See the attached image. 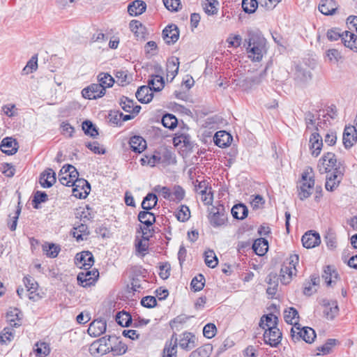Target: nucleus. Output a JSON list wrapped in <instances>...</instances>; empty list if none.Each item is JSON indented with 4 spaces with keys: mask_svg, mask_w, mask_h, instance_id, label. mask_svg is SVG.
I'll use <instances>...</instances> for the list:
<instances>
[{
    "mask_svg": "<svg viewBox=\"0 0 357 357\" xmlns=\"http://www.w3.org/2000/svg\"><path fill=\"white\" fill-rule=\"evenodd\" d=\"M79 173L71 165H65L59 172V181L66 186H73V195L78 199H84L89 194L91 186L89 183L79 178Z\"/></svg>",
    "mask_w": 357,
    "mask_h": 357,
    "instance_id": "obj_1",
    "label": "nucleus"
},
{
    "mask_svg": "<svg viewBox=\"0 0 357 357\" xmlns=\"http://www.w3.org/2000/svg\"><path fill=\"white\" fill-rule=\"evenodd\" d=\"M245 41L249 57L254 61H260L266 52V39L260 34L249 31Z\"/></svg>",
    "mask_w": 357,
    "mask_h": 357,
    "instance_id": "obj_2",
    "label": "nucleus"
},
{
    "mask_svg": "<svg viewBox=\"0 0 357 357\" xmlns=\"http://www.w3.org/2000/svg\"><path fill=\"white\" fill-rule=\"evenodd\" d=\"M299 257L298 255H291L290 257L283 263L280 269V281L284 284L290 282L293 275L296 274V266L298 264Z\"/></svg>",
    "mask_w": 357,
    "mask_h": 357,
    "instance_id": "obj_3",
    "label": "nucleus"
},
{
    "mask_svg": "<svg viewBox=\"0 0 357 357\" xmlns=\"http://www.w3.org/2000/svg\"><path fill=\"white\" fill-rule=\"evenodd\" d=\"M338 166H344L340 162H337L335 155L331 152H327L319 159L317 164V169L320 174L329 173L331 171L335 172Z\"/></svg>",
    "mask_w": 357,
    "mask_h": 357,
    "instance_id": "obj_4",
    "label": "nucleus"
},
{
    "mask_svg": "<svg viewBox=\"0 0 357 357\" xmlns=\"http://www.w3.org/2000/svg\"><path fill=\"white\" fill-rule=\"evenodd\" d=\"M312 172V168L308 167L302 174L301 185L300 186L298 197L301 200H304L308 198L312 194V190L314 186V178L313 176H310V172Z\"/></svg>",
    "mask_w": 357,
    "mask_h": 357,
    "instance_id": "obj_5",
    "label": "nucleus"
},
{
    "mask_svg": "<svg viewBox=\"0 0 357 357\" xmlns=\"http://www.w3.org/2000/svg\"><path fill=\"white\" fill-rule=\"evenodd\" d=\"M208 219L211 225L214 227L222 226L227 221V213L222 204L213 206L211 208Z\"/></svg>",
    "mask_w": 357,
    "mask_h": 357,
    "instance_id": "obj_6",
    "label": "nucleus"
},
{
    "mask_svg": "<svg viewBox=\"0 0 357 357\" xmlns=\"http://www.w3.org/2000/svg\"><path fill=\"white\" fill-rule=\"evenodd\" d=\"M345 172L344 166H338L335 172H333L326 176L325 188L328 191L335 190L342 181Z\"/></svg>",
    "mask_w": 357,
    "mask_h": 357,
    "instance_id": "obj_7",
    "label": "nucleus"
},
{
    "mask_svg": "<svg viewBox=\"0 0 357 357\" xmlns=\"http://www.w3.org/2000/svg\"><path fill=\"white\" fill-rule=\"evenodd\" d=\"M98 277V271L93 268L92 271H89L88 269L79 273L77 279L79 284L83 287H87L94 284Z\"/></svg>",
    "mask_w": 357,
    "mask_h": 357,
    "instance_id": "obj_8",
    "label": "nucleus"
},
{
    "mask_svg": "<svg viewBox=\"0 0 357 357\" xmlns=\"http://www.w3.org/2000/svg\"><path fill=\"white\" fill-rule=\"evenodd\" d=\"M105 94V89L101 84H91L82 91L84 98L93 100L102 97Z\"/></svg>",
    "mask_w": 357,
    "mask_h": 357,
    "instance_id": "obj_9",
    "label": "nucleus"
},
{
    "mask_svg": "<svg viewBox=\"0 0 357 357\" xmlns=\"http://www.w3.org/2000/svg\"><path fill=\"white\" fill-rule=\"evenodd\" d=\"M282 340V333L278 327H272L265 330L264 334V342L272 347H277Z\"/></svg>",
    "mask_w": 357,
    "mask_h": 357,
    "instance_id": "obj_10",
    "label": "nucleus"
},
{
    "mask_svg": "<svg viewBox=\"0 0 357 357\" xmlns=\"http://www.w3.org/2000/svg\"><path fill=\"white\" fill-rule=\"evenodd\" d=\"M291 331L293 333H296L307 343H312L316 338V333L314 329L310 327L301 328V325L298 323H294Z\"/></svg>",
    "mask_w": 357,
    "mask_h": 357,
    "instance_id": "obj_11",
    "label": "nucleus"
},
{
    "mask_svg": "<svg viewBox=\"0 0 357 357\" xmlns=\"http://www.w3.org/2000/svg\"><path fill=\"white\" fill-rule=\"evenodd\" d=\"M162 36L167 45H174L179 38V29L176 24H169L163 29Z\"/></svg>",
    "mask_w": 357,
    "mask_h": 357,
    "instance_id": "obj_12",
    "label": "nucleus"
},
{
    "mask_svg": "<svg viewBox=\"0 0 357 357\" xmlns=\"http://www.w3.org/2000/svg\"><path fill=\"white\" fill-rule=\"evenodd\" d=\"M75 264L77 266L84 270L91 268L94 264L93 254L89 251H83L77 253L75 257Z\"/></svg>",
    "mask_w": 357,
    "mask_h": 357,
    "instance_id": "obj_13",
    "label": "nucleus"
},
{
    "mask_svg": "<svg viewBox=\"0 0 357 357\" xmlns=\"http://www.w3.org/2000/svg\"><path fill=\"white\" fill-rule=\"evenodd\" d=\"M266 75V70L265 69L259 74L252 77H248L240 82V86L245 91H248L252 87L260 84Z\"/></svg>",
    "mask_w": 357,
    "mask_h": 357,
    "instance_id": "obj_14",
    "label": "nucleus"
},
{
    "mask_svg": "<svg viewBox=\"0 0 357 357\" xmlns=\"http://www.w3.org/2000/svg\"><path fill=\"white\" fill-rule=\"evenodd\" d=\"M102 342H105V338H99L93 341L89 346V351L90 354L98 357L109 353V349L105 344H102Z\"/></svg>",
    "mask_w": 357,
    "mask_h": 357,
    "instance_id": "obj_15",
    "label": "nucleus"
},
{
    "mask_svg": "<svg viewBox=\"0 0 357 357\" xmlns=\"http://www.w3.org/2000/svg\"><path fill=\"white\" fill-rule=\"evenodd\" d=\"M309 142L312 155L317 157L323 146V139L319 132H314L311 134Z\"/></svg>",
    "mask_w": 357,
    "mask_h": 357,
    "instance_id": "obj_16",
    "label": "nucleus"
},
{
    "mask_svg": "<svg viewBox=\"0 0 357 357\" xmlns=\"http://www.w3.org/2000/svg\"><path fill=\"white\" fill-rule=\"evenodd\" d=\"M106 321L102 319L93 321L87 330L88 334L91 337H98L106 331Z\"/></svg>",
    "mask_w": 357,
    "mask_h": 357,
    "instance_id": "obj_17",
    "label": "nucleus"
},
{
    "mask_svg": "<svg viewBox=\"0 0 357 357\" xmlns=\"http://www.w3.org/2000/svg\"><path fill=\"white\" fill-rule=\"evenodd\" d=\"M24 284L27 288L28 297L30 300L37 301L40 298L38 293H37L38 284L37 282L31 277L24 278Z\"/></svg>",
    "mask_w": 357,
    "mask_h": 357,
    "instance_id": "obj_18",
    "label": "nucleus"
},
{
    "mask_svg": "<svg viewBox=\"0 0 357 357\" xmlns=\"http://www.w3.org/2000/svg\"><path fill=\"white\" fill-rule=\"evenodd\" d=\"M342 141L346 149L354 146L357 141V134L355 126H346L343 132Z\"/></svg>",
    "mask_w": 357,
    "mask_h": 357,
    "instance_id": "obj_19",
    "label": "nucleus"
},
{
    "mask_svg": "<svg viewBox=\"0 0 357 357\" xmlns=\"http://www.w3.org/2000/svg\"><path fill=\"white\" fill-rule=\"evenodd\" d=\"M303 245L306 248H312L319 245L321 239L319 234L317 232L309 231L302 236Z\"/></svg>",
    "mask_w": 357,
    "mask_h": 357,
    "instance_id": "obj_20",
    "label": "nucleus"
},
{
    "mask_svg": "<svg viewBox=\"0 0 357 357\" xmlns=\"http://www.w3.org/2000/svg\"><path fill=\"white\" fill-rule=\"evenodd\" d=\"M129 27L137 40H144L146 38V29L139 21L131 20Z\"/></svg>",
    "mask_w": 357,
    "mask_h": 357,
    "instance_id": "obj_21",
    "label": "nucleus"
},
{
    "mask_svg": "<svg viewBox=\"0 0 357 357\" xmlns=\"http://www.w3.org/2000/svg\"><path fill=\"white\" fill-rule=\"evenodd\" d=\"M17 149V142L12 137L4 138L0 144L1 151L8 155L15 154Z\"/></svg>",
    "mask_w": 357,
    "mask_h": 357,
    "instance_id": "obj_22",
    "label": "nucleus"
},
{
    "mask_svg": "<svg viewBox=\"0 0 357 357\" xmlns=\"http://www.w3.org/2000/svg\"><path fill=\"white\" fill-rule=\"evenodd\" d=\"M196 337L192 333L185 332L179 339L178 344L184 350L189 351L196 347Z\"/></svg>",
    "mask_w": 357,
    "mask_h": 357,
    "instance_id": "obj_23",
    "label": "nucleus"
},
{
    "mask_svg": "<svg viewBox=\"0 0 357 357\" xmlns=\"http://www.w3.org/2000/svg\"><path fill=\"white\" fill-rule=\"evenodd\" d=\"M153 90L148 86H142L137 89L135 96L142 103H149L153 98Z\"/></svg>",
    "mask_w": 357,
    "mask_h": 357,
    "instance_id": "obj_24",
    "label": "nucleus"
},
{
    "mask_svg": "<svg viewBox=\"0 0 357 357\" xmlns=\"http://www.w3.org/2000/svg\"><path fill=\"white\" fill-rule=\"evenodd\" d=\"M324 314L326 319L332 320L337 314L339 308L336 301H323Z\"/></svg>",
    "mask_w": 357,
    "mask_h": 357,
    "instance_id": "obj_25",
    "label": "nucleus"
},
{
    "mask_svg": "<svg viewBox=\"0 0 357 357\" xmlns=\"http://www.w3.org/2000/svg\"><path fill=\"white\" fill-rule=\"evenodd\" d=\"M232 139V136L225 130L218 131L213 138L215 144L220 148L229 146Z\"/></svg>",
    "mask_w": 357,
    "mask_h": 357,
    "instance_id": "obj_26",
    "label": "nucleus"
},
{
    "mask_svg": "<svg viewBox=\"0 0 357 357\" xmlns=\"http://www.w3.org/2000/svg\"><path fill=\"white\" fill-rule=\"evenodd\" d=\"M56 174L52 169L44 171L40 176V183L43 188H50L56 182Z\"/></svg>",
    "mask_w": 357,
    "mask_h": 357,
    "instance_id": "obj_27",
    "label": "nucleus"
},
{
    "mask_svg": "<svg viewBox=\"0 0 357 357\" xmlns=\"http://www.w3.org/2000/svg\"><path fill=\"white\" fill-rule=\"evenodd\" d=\"M177 346L178 339L176 334L174 333L172 336L171 341L165 344L162 357H176Z\"/></svg>",
    "mask_w": 357,
    "mask_h": 357,
    "instance_id": "obj_28",
    "label": "nucleus"
},
{
    "mask_svg": "<svg viewBox=\"0 0 357 357\" xmlns=\"http://www.w3.org/2000/svg\"><path fill=\"white\" fill-rule=\"evenodd\" d=\"M146 3L141 0H135L128 6V12L131 16H138L146 11Z\"/></svg>",
    "mask_w": 357,
    "mask_h": 357,
    "instance_id": "obj_29",
    "label": "nucleus"
},
{
    "mask_svg": "<svg viewBox=\"0 0 357 357\" xmlns=\"http://www.w3.org/2000/svg\"><path fill=\"white\" fill-rule=\"evenodd\" d=\"M119 104L125 112L133 114H137L141 109L140 105H135L133 100L129 99L125 96L121 98Z\"/></svg>",
    "mask_w": 357,
    "mask_h": 357,
    "instance_id": "obj_30",
    "label": "nucleus"
},
{
    "mask_svg": "<svg viewBox=\"0 0 357 357\" xmlns=\"http://www.w3.org/2000/svg\"><path fill=\"white\" fill-rule=\"evenodd\" d=\"M304 120L306 124V130L314 128L316 131L319 132L321 128V122L320 118L315 119L313 113L307 112L304 115Z\"/></svg>",
    "mask_w": 357,
    "mask_h": 357,
    "instance_id": "obj_31",
    "label": "nucleus"
},
{
    "mask_svg": "<svg viewBox=\"0 0 357 357\" xmlns=\"http://www.w3.org/2000/svg\"><path fill=\"white\" fill-rule=\"evenodd\" d=\"M21 311L18 308L10 307L6 313V320L11 326L17 327L20 326L22 320L20 317Z\"/></svg>",
    "mask_w": 357,
    "mask_h": 357,
    "instance_id": "obj_32",
    "label": "nucleus"
},
{
    "mask_svg": "<svg viewBox=\"0 0 357 357\" xmlns=\"http://www.w3.org/2000/svg\"><path fill=\"white\" fill-rule=\"evenodd\" d=\"M130 149L135 153H140L146 148V142L141 136L135 135L130 139Z\"/></svg>",
    "mask_w": 357,
    "mask_h": 357,
    "instance_id": "obj_33",
    "label": "nucleus"
},
{
    "mask_svg": "<svg viewBox=\"0 0 357 357\" xmlns=\"http://www.w3.org/2000/svg\"><path fill=\"white\" fill-rule=\"evenodd\" d=\"M337 9V5L334 0H321L319 5V11L325 15H333Z\"/></svg>",
    "mask_w": 357,
    "mask_h": 357,
    "instance_id": "obj_34",
    "label": "nucleus"
},
{
    "mask_svg": "<svg viewBox=\"0 0 357 357\" xmlns=\"http://www.w3.org/2000/svg\"><path fill=\"white\" fill-rule=\"evenodd\" d=\"M16 193L18 195V206L14 213L13 215H9L8 219V226L11 231H15L16 229L17 220L21 212V207L20 206L21 204V194L19 190H17Z\"/></svg>",
    "mask_w": 357,
    "mask_h": 357,
    "instance_id": "obj_35",
    "label": "nucleus"
},
{
    "mask_svg": "<svg viewBox=\"0 0 357 357\" xmlns=\"http://www.w3.org/2000/svg\"><path fill=\"white\" fill-rule=\"evenodd\" d=\"M178 58L175 56L169 58L167 62V76H172V79H173L178 73Z\"/></svg>",
    "mask_w": 357,
    "mask_h": 357,
    "instance_id": "obj_36",
    "label": "nucleus"
},
{
    "mask_svg": "<svg viewBox=\"0 0 357 357\" xmlns=\"http://www.w3.org/2000/svg\"><path fill=\"white\" fill-rule=\"evenodd\" d=\"M252 249L259 256H263L268 249V241L264 238L255 240L252 245Z\"/></svg>",
    "mask_w": 357,
    "mask_h": 357,
    "instance_id": "obj_37",
    "label": "nucleus"
},
{
    "mask_svg": "<svg viewBox=\"0 0 357 357\" xmlns=\"http://www.w3.org/2000/svg\"><path fill=\"white\" fill-rule=\"evenodd\" d=\"M338 274L333 266H327L325 267L322 278L328 286H331L333 283H335Z\"/></svg>",
    "mask_w": 357,
    "mask_h": 357,
    "instance_id": "obj_38",
    "label": "nucleus"
},
{
    "mask_svg": "<svg viewBox=\"0 0 357 357\" xmlns=\"http://www.w3.org/2000/svg\"><path fill=\"white\" fill-rule=\"evenodd\" d=\"M278 321V317L273 314L263 315L260 320L259 326L263 329H265V327L272 328V327H277Z\"/></svg>",
    "mask_w": 357,
    "mask_h": 357,
    "instance_id": "obj_39",
    "label": "nucleus"
},
{
    "mask_svg": "<svg viewBox=\"0 0 357 357\" xmlns=\"http://www.w3.org/2000/svg\"><path fill=\"white\" fill-rule=\"evenodd\" d=\"M231 213L234 218L243 220L248 216V209L243 204H238L232 207Z\"/></svg>",
    "mask_w": 357,
    "mask_h": 357,
    "instance_id": "obj_40",
    "label": "nucleus"
},
{
    "mask_svg": "<svg viewBox=\"0 0 357 357\" xmlns=\"http://www.w3.org/2000/svg\"><path fill=\"white\" fill-rule=\"evenodd\" d=\"M148 85L153 91H160L165 86L164 78L158 75H153L148 81Z\"/></svg>",
    "mask_w": 357,
    "mask_h": 357,
    "instance_id": "obj_41",
    "label": "nucleus"
},
{
    "mask_svg": "<svg viewBox=\"0 0 357 357\" xmlns=\"http://www.w3.org/2000/svg\"><path fill=\"white\" fill-rule=\"evenodd\" d=\"M344 46L357 52V36L354 33L345 31V37L342 38Z\"/></svg>",
    "mask_w": 357,
    "mask_h": 357,
    "instance_id": "obj_42",
    "label": "nucleus"
},
{
    "mask_svg": "<svg viewBox=\"0 0 357 357\" xmlns=\"http://www.w3.org/2000/svg\"><path fill=\"white\" fill-rule=\"evenodd\" d=\"M138 220L147 227H149L155 222V217L153 213L145 210L139 213Z\"/></svg>",
    "mask_w": 357,
    "mask_h": 357,
    "instance_id": "obj_43",
    "label": "nucleus"
},
{
    "mask_svg": "<svg viewBox=\"0 0 357 357\" xmlns=\"http://www.w3.org/2000/svg\"><path fill=\"white\" fill-rule=\"evenodd\" d=\"M158 202V197L153 193H148L142 202V208L144 210L149 211L153 208Z\"/></svg>",
    "mask_w": 357,
    "mask_h": 357,
    "instance_id": "obj_44",
    "label": "nucleus"
},
{
    "mask_svg": "<svg viewBox=\"0 0 357 357\" xmlns=\"http://www.w3.org/2000/svg\"><path fill=\"white\" fill-rule=\"evenodd\" d=\"M204 256L205 264L208 267L214 268L217 266L218 259L213 250L205 251Z\"/></svg>",
    "mask_w": 357,
    "mask_h": 357,
    "instance_id": "obj_45",
    "label": "nucleus"
},
{
    "mask_svg": "<svg viewBox=\"0 0 357 357\" xmlns=\"http://www.w3.org/2000/svg\"><path fill=\"white\" fill-rule=\"evenodd\" d=\"M38 54H33L31 59L27 61L26 66L24 67V73L29 74L36 72L38 69Z\"/></svg>",
    "mask_w": 357,
    "mask_h": 357,
    "instance_id": "obj_46",
    "label": "nucleus"
},
{
    "mask_svg": "<svg viewBox=\"0 0 357 357\" xmlns=\"http://www.w3.org/2000/svg\"><path fill=\"white\" fill-rule=\"evenodd\" d=\"M43 250L48 257L55 258L60 251V248L54 243H47L43 245Z\"/></svg>",
    "mask_w": 357,
    "mask_h": 357,
    "instance_id": "obj_47",
    "label": "nucleus"
},
{
    "mask_svg": "<svg viewBox=\"0 0 357 357\" xmlns=\"http://www.w3.org/2000/svg\"><path fill=\"white\" fill-rule=\"evenodd\" d=\"M116 321L123 327H128L132 323V317L128 312H119L116 315Z\"/></svg>",
    "mask_w": 357,
    "mask_h": 357,
    "instance_id": "obj_48",
    "label": "nucleus"
},
{
    "mask_svg": "<svg viewBox=\"0 0 357 357\" xmlns=\"http://www.w3.org/2000/svg\"><path fill=\"white\" fill-rule=\"evenodd\" d=\"M98 84L102 85L105 90L106 88L112 86L114 82V78L109 73H100L98 75Z\"/></svg>",
    "mask_w": 357,
    "mask_h": 357,
    "instance_id": "obj_49",
    "label": "nucleus"
},
{
    "mask_svg": "<svg viewBox=\"0 0 357 357\" xmlns=\"http://www.w3.org/2000/svg\"><path fill=\"white\" fill-rule=\"evenodd\" d=\"M177 119L172 114H166L163 115L162 118V123L164 127L167 128L170 130L174 129L177 126Z\"/></svg>",
    "mask_w": 357,
    "mask_h": 357,
    "instance_id": "obj_50",
    "label": "nucleus"
},
{
    "mask_svg": "<svg viewBox=\"0 0 357 357\" xmlns=\"http://www.w3.org/2000/svg\"><path fill=\"white\" fill-rule=\"evenodd\" d=\"M47 200V195L46 192L38 190L33 195L32 199L33 207L38 209L39 208V204L45 202Z\"/></svg>",
    "mask_w": 357,
    "mask_h": 357,
    "instance_id": "obj_51",
    "label": "nucleus"
},
{
    "mask_svg": "<svg viewBox=\"0 0 357 357\" xmlns=\"http://www.w3.org/2000/svg\"><path fill=\"white\" fill-rule=\"evenodd\" d=\"M298 312L294 307H289L284 311V321L289 324H294L293 321L295 319H298Z\"/></svg>",
    "mask_w": 357,
    "mask_h": 357,
    "instance_id": "obj_52",
    "label": "nucleus"
},
{
    "mask_svg": "<svg viewBox=\"0 0 357 357\" xmlns=\"http://www.w3.org/2000/svg\"><path fill=\"white\" fill-rule=\"evenodd\" d=\"M204 284L205 278L203 275L199 274L192 280L190 286L195 291H199L204 288Z\"/></svg>",
    "mask_w": 357,
    "mask_h": 357,
    "instance_id": "obj_53",
    "label": "nucleus"
},
{
    "mask_svg": "<svg viewBox=\"0 0 357 357\" xmlns=\"http://www.w3.org/2000/svg\"><path fill=\"white\" fill-rule=\"evenodd\" d=\"M258 7V2L257 0H243L242 8L246 13H253L255 12Z\"/></svg>",
    "mask_w": 357,
    "mask_h": 357,
    "instance_id": "obj_54",
    "label": "nucleus"
},
{
    "mask_svg": "<svg viewBox=\"0 0 357 357\" xmlns=\"http://www.w3.org/2000/svg\"><path fill=\"white\" fill-rule=\"evenodd\" d=\"M82 129L86 135L95 137L98 135L96 126L90 121H85L82 123Z\"/></svg>",
    "mask_w": 357,
    "mask_h": 357,
    "instance_id": "obj_55",
    "label": "nucleus"
},
{
    "mask_svg": "<svg viewBox=\"0 0 357 357\" xmlns=\"http://www.w3.org/2000/svg\"><path fill=\"white\" fill-rule=\"evenodd\" d=\"M35 351L37 356L45 357L50 354V349L48 344L45 342L37 343Z\"/></svg>",
    "mask_w": 357,
    "mask_h": 357,
    "instance_id": "obj_56",
    "label": "nucleus"
},
{
    "mask_svg": "<svg viewBox=\"0 0 357 357\" xmlns=\"http://www.w3.org/2000/svg\"><path fill=\"white\" fill-rule=\"evenodd\" d=\"M176 218L180 222H185L190 217V209L187 206L182 205L176 214Z\"/></svg>",
    "mask_w": 357,
    "mask_h": 357,
    "instance_id": "obj_57",
    "label": "nucleus"
},
{
    "mask_svg": "<svg viewBox=\"0 0 357 357\" xmlns=\"http://www.w3.org/2000/svg\"><path fill=\"white\" fill-rule=\"evenodd\" d=\"M171 194L172 197H173V199H171V201L180 202L185 197V190L180 185H174Z\"/></svg>",
    "mask_w": 357,
    "mask_h": 357,
    "instance_id": "obj_58",
    "label": "nucleus"
},
{
    "mask_svg": "<svg viewBox=\"0 0 357 357\" xmlns=\"http://www.w3.org/2000/svg\"><path fill=\"white\" fill-rule=\"evenodd\" d=\"M217 328L214 324H207L203 328V334L205 337L211 339L216 334Z\"/></svg>",
    "mask_w": 357,
    "mask_h": 357,
    "instance_id": "obj_59",
    "label": "nucleus"
},
{
    "mask_svg": "<svg viewBox=\"0 0 357 357\" xmlns=\"http://www.w3.org/2000/svg\"><path fill=\"white\" fill-rule=\"evenodd\" d=\"M336 343L337 340L335 339H328L324 345L318 347L317 349L324 354H329Z\"/></svg>",
    "mask_w": 357,
    "mask_h": 357,
    "instance_id": "obj_60",
    "label": "nucleus"
},
{
    "mask_svg": "<svg viewBox=\"0 0 357 357\" xmlns=\"http://www.w3.org/2000/svg\"><path fill=\"white\" fill-rule=\"evenodd\" d=\"M345 37V31L342 33L336 29H330L327 31V38L331 41L337 40L338 39H341L342 41V38Z\"/></svg>",
    "mask_w": 357,
    "mask_h": 357,
    "instance_id": "obj_61",
    "label": "nucleus"
},
{
    "mask_svg": "<svg viewBox=\"0 0 357 357\" xmlns=\"http://www.w3.org/2000/svg\"><path fill=\"white\" fill-rule=\"evenodd\" d=\"M296 78L302 82H307L311 79L312 74L310 71L302 68H297L296 73Z\"/></svg>",
    "mask_w": 357,
    "mask_h": 357,
    "instance_id": "obj_62",
    "label": "nucleus"
},
{
    "mask_svg": "<svg viewBox=\"0 0 357 357\" xmlns=\"http://www.w3.org/2000/svg\"><path fill=\"white\" fill-rule=\"evenodd\" d=\"M165 8L172 12L178 11L181 5L180 0H162Z\"/></svg>",
    "mask_w": 357,
    "mask_h": 357,
    "instance_id": "obj_63",
    "label": "nucleus"
},
{
    "mask_svg": "<svg viewBox=\"0 0 357 357\" xmlns=\"http://www.w3.org/2000/svg\"><path fill=\"white\" fill-rule=\"evenodd\" d=\"M218 3L215 0H206V3L204 6V10L208 15H213L217 12V8L215 3Z\"/></svg>",
    "mask_w": 357,
    "mask_h": 357,
    "instance_id": "obj_64",
    "label": "nucleus"
}]
</instances>
